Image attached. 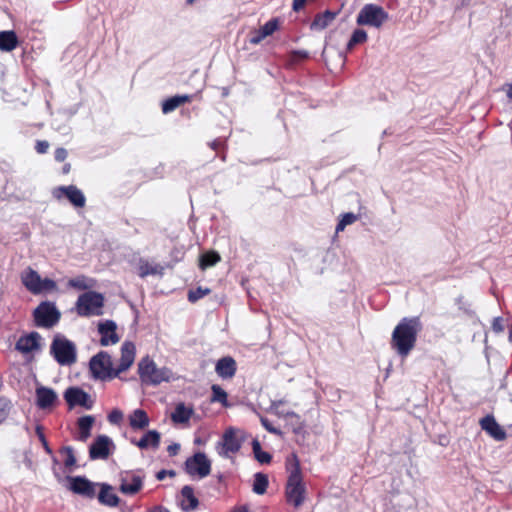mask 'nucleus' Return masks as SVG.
<instances>
[{"label":"nucleus","mask_w":512,"mask_h":512,"mask_svg":"<svg viewBox=\"0 0 512 512\" xmlns=\"http://www.w3.org/2000/svg\"><path fill=\"white\" fill-rule=\"evenodd\" d=\"M420 317H404L396 325L391 336V348L402 357H407L415 348L418 333L422 330Z\"/></svg>","instance_id":"obj_1"},{"label":"nucleus","mask_w":512,"mask_h":512,"mask_svg":"<svg viewBox=\"0 0 512 512\" xmlns=\"http://www.w3.org/2000/svg\"><path fill=\"white\" fill-rule=\"evenodd\" d=\"M138 374L143 384L153 386L169 382L172 378V371L169 368H158L149 356H145L139 361Z\"/></svg>","instance_id":"obj_2"},{"label":"nucleus","mask_w":512,"mask_h":512,"mask_svg":"<svg viewBox=\"0 0 512 512\" xmlns=\"http://www.w3.org/2000/svg\"><path fill=\"white\" fill-rule=\"evenodd\" d=\"M50 354L61 366H71L77 361V347L75 343L64 335H54L50 345Z\"/></svg>","instance_id":"obj_3"},{"label":"nucleus","mask_w":512,"mask_h":512,"mask_svg":"<svg viewBox=\"0 0 512 512\" xmlns=\"http://www.w3.org/2000/svg\"><path fill=\"white\" fill-rule=\"evenodd\" d=\"M293 457L294 463L287 479L285 495L289 503L299 507L304 502L306 489L303 483L299 460L296 455H293Z\"/></svg>","instance_id":"obj_4"},{"label":"nucleus","mask_w":512,"mask_h":512,"mask_svg":"<svg viewBox=\"0 0 512 512\" xmlns=\"http://www.w3.org/2000/svg\"><path fill=\"white\" fill-rule=\"evenodd\" d=\"M22 284L34 295L45 294L57 290V284L53 279H42L40 274L28 267L21 275Z\"/></svg>","instance_id":"obj_5"},{"label":"nucleus","mask_w":512,"mask_h":512,"mask_svg":"<svg viewBox=\"0 0 512 512\" xmlns=\"http://www.w3.org/2000/svg\"><path fill=\"white\" fill-rule=\"evenodd\" d=\"M34 326L50 329L58 324L61 313L56 304L51 301H42L32 313Z\"/></svg>","instance_id":"obj_6"},{"label":"nucleus","mask_w":512,"mask_h":512,"mask_svg":"<svg viewBox=\"0 0 512 512\" xmlns=\"http://www.w3.org/2000/svg\"><path fill=\"white\" fill-rule=\"evenodd\" d=\"M103 294L96 291H88L81 294L76 302L77 314L81 317H89L92 315H102L104 306Z\"/></svg>","instance_id":"obj_7"},{"label":"nucleus","mask_w":512,"mask_h":512,"mask_svg":"<svg viewBox=\"0 0 512 512\" xmlns=\"http://www.w3.org/2000/svg\"><path fill=\"white\" fill-rule=\"evenodd\" d=\"M89 369L94 379L104 381L119 377V375H114L115 369L112 367V359L106 351H100L91 357Z\"/></svg>","instance_id":"obj_8"},{"label":"nucleus","mask_w":512,"mask_h":512,"mask_svg":"<svg viewBox=\"0 0 512 512\" xmlns=\"http://www.w3.org/2000/svg\"><path fill=\"white\" fill-rule=\"evenodd\" d=\"M389 19V14L383 7L376 4H365L359 11L356 23L380 28Z\"/></svg>","instance_id":"obj_9"},{"label":"nucleus","mask_w":512,"mask_h":512,"mask_svg":"<svg viewBox=\"0 0 512 512\" xmlns=\"http://www.w3.org/2000/svg\"><path fill=\"white\" fill-rule=\"evenodd\" d=\"M184 470L188 475L202 479L211 473V461L204 452H196L186 459Z\"/></svg>","instance_id":"obj_10"},{"label":"nucleus","mask_w":512,"mask_h":512,"mask_svg":"<svg viewBox=\"0 0 512 512\" xmlns=\"http://www.w3.org/2000/svg\"><path fill=\"white\" fill-rule=\"evenodd\" d=\"M67 479L69 481V489L74 494L88 499H93L96 496V487L100 486L99 483H94L85 476H68Z\"/></svg>","instance_id":"obj_11"},{"label":"nucleus","mask_w":512,"mask_h":512,"mask_svg":"<svg viewBox=\"0 0 512 512\" xmlns=\"http://www.w3.org/2000/svg\"><path fill=\"white\" fill-rule=\"evenodd\" d=\"M242 446V441L236 437V430L232 427L225 430L222 441L217 443L219 455L228 457L230 453H237Z\"/></svg>","instance_id":"obj_12"},{"label":"nucleus","mask_w":512,"mask_h":512,"mask_svg":"<svg viewBox=\"0 0 512 512\" xmlns=\"http://www.w3.org/2000/svg\"><path fill=\"white\" fill-rule=\"evenodd\" d=\"M144 483V475L133 472H126L121 475L119 491L124 495H136L142 488Z\"/></svg>","instance_id":"obj_13"},{"label":"nucleus","mask_w":512,"mask_h":512,"mask_svg":"<svg viewBox=\"0 0 512 512\" xmlns=\"http://www.w3.org/2000/svg\"><path fill=\"white\" fill-rule=\"evenodd\" d=\"M64 399L70 408L81 406L86 409H91L93 401L90 395L79 387H69L64 392Z\"/></svg>","instance_id":"obj_14"},{"label":"nucleus","mask_w":512,"mask_h":512,"mask_svg":"<svg viewBox=\"0 0 512 512\" xmlns=\"http://www.w3.org/2000/svg\"><path fill=\"white\" fill-rule=\"evenodd\" d=\"M53 195L57 199L64 195L73 206L78 208L84 207L86 203L85 195L75 185L59 186L54 189Z\"/></svg>","instance_id":"obj_15"},{"label":"nucleus","mask_w":512,"mask_h":512,"mask_svg":"<svg viewBox=\"0 0 512 512\" xmlns=\"http://www.w3.org/2000/svg\"><path fill=\"white\" fill-rule=\"evenodd\" d=\"M42 337L37 331L22 335L15 344V350L22 354L40 351L42 348Z\"/></svg>","instance_id":"obj_16"},{"label":"nucleus","mask_w":512,"mask_h":512,"mask_svg":"<svg viewBox=\"0 0 512 512\" xmlns=\"http://www.w3.org/2000/svg\"><path fill=\"white\" fill-rule=\"evenodd\" d=\"M110 446H113L110 437L107 435L97 436L89 448L90 459H107L110 455Z\"/></svg>","instance_id":"obj_17"},{"label":"nucleus","mask_w":512,"mask_h":512,"mask_svg":"<svg viewBox=\"0 0 512 512\" xmlns=\"http://www.w3.org/2000/svg\"><path fill=\"white\" fill-rule=\"evenodd\" d=\"M116 329L117 325L113 320H105L98 324V332L101 335V346H108L119 342L120 338L116 333Z\"/></svg>","instance_id":"obj_18"},{"label":"nucleus","mask_w":512,"mask_h":512,"mask_svg":"<svg viewBox=\"0 0 512 512\" xmlns=\"http://www.w3.org/2000/svg\"><path fill=\"white\" fill-rule=\"evenodd\" d=\"M136 347L131 341H125L121 346V357L118 367L115 369L114 375H120V373L128 370L135 360Z\"/></svg>","instance_id":"obj_19"},{"label":"nucleus","mask_w":512,"mask_h":512,"mask_svg":"<svg viewBox=\"0 0 512 512\" xmlns=\"http://www.w3.org/2000/svg\"><path fill=\"white\" fill-rule=\"evenodd\" d=\"M481 428L497 441L506 438L505 430L497 423L493 415H487L480 420Z\"/></svg>","instance_id":"obj_20"},{"label":"nucleus","mask_w":512,"mask_h":512,"mask_svg":"<svg viewBox=\"0 0 512 512\" xmlns=\"http://www.w3.org/2000/svg\"><path fill=\"white\" fill-rule=\"evenodd\" d=\"M57 393L49 387L40 386L36 388V405L40 409L51 408L57 401Z\"/></svg>","instance_id":"obj_21"},{"label":"nucleus","mask_w":512,"mask_h":512,"mask_svg":"<svg viewBox=\"0 0 512 512\" xmlns=\"http://www.w3.org/2000/svg\"><path fill=\"white\" fill-rule=\"evenodd\" d=\"M181 501L179 506L183 512H191L198 508L199 500L194 494V489L190 485H185L180 491Z\"/></svg>","instance_id":"obj_22"},{"label":"nucleus","mask_w":512,"mask_h":512,"mask_svg":"<svg viewBox=\"0 0 512 512\" xmlns=\"http://www.w3.org/2000/svg\"><path fill=\"white\" fill-rule=\"evenodd\" d=\"M237 370V364L231 356L220 358L215 365V371L222 379L232 378Z\"/></svg>","instance_id":"obj_23"},{"label":"nucleus","mask_w":512,"mask_h":512,"mask_svg":"<svg viewBox=\"0 0 512 512\" xmlns=\"http://www.w3.org/2000/svg\"><path fill=\"white\" fill-rule=\"evenodd\" d=\"M100 492L98 494V501L108 507H116L120 502V498L113 493V488L107 483L100 484Z\"/></svg>","instance_id":"obj_24"},{"label":"nucleus","mask_w":512,"mask_h":512,"mask_svg":"<svg viewBox=\"0 0 512 512\" xmlns=\"http://www.w3.org/2000/svg\"><path fill=\"white\" fill-rule=\"evenodd\" d=\"M161 435L156 430H149L145 433L139 441H132L137 447L140 449H147L148 447H152L153 449H157L160 445Z\"/></svg>","instance_id":"obj_25"},{"label":"nucleus","mask_w":512,"mask_h":512,"mask_svg":"<svg viewBox=\"0 0 512 512\" xmlns=\"http://www.w3.org/2000/svg\"><path fill=\"white\" fill-rule=\"evenodd\" d=\"M95 422V418L91 415H85L77 420V426L79 429V435L77 439L81 442H85L91 435V429Z\"/></svg>","instance_id":"obj_26"},{"label":"nucleus","mask_w":512,"mask_h":512,"mask_svg":"<svg viewBox=\"0 0 512 512\" xmlns=\"http://www.w3.org/2000/svg\"><path fill=\"white\" fill-rule=\"evenodd\" d=\"M193 413V407H186L183 402H180L176 405L174 412L171 414V420L174 423L184 424L189 422Z\"/></svg>","instance_id":"obj_27"},{"label":"nucleus","mask_w":512,"mask_h":512,"mask_svg":"<svg viewBox=\"0 0 512 512\" xmlns=\"http://www.w3.org/2000/svg\"><path fill=\"white\" fill-rule=\"evenodd\" d=\"M277 415L282 416L288 420V425L291 427L294 434L304 433L305 424L301 417L294 411L277 412Z\"/></svg>","instance_id":"obj_28"},{"label":"nucleus","mask_w":512,"mask_h":512,"mask_svg":"<svg viewBox=\"0 0 512 512\" xmlns=\"http://www.w3.org/2000/svg\"><path fill=\"white\" fill-rule=\"evenodd\" d=\"M149 417L143 409H136L129 416L130 427L134 430L145 429L149 425Z\"/></svg>","instance_id":"obj_29"},{"label":"nucleus","mask_w":512,"mask_h":512,"mask_svg":"<svg viewBox=\"0 0 512 512\" xmlns=\"http://www.w3.org/2000/svg\"><path fill=\"white\" fill-rule=\"evenodd\" d=\"M18 45V37L12 30L0 32V50L10 52Z\"/></svg>","instance_id":"obj_30"},{"label":"nucleus","mask_w":512,"mask_h":512,"mask_svg":"<svg viewBox=\"0 0 512 512\" xmlns=\"http://www.w3.org/2000/svg\"><path fill=\"white\" fill-rule=\"evenodd\" d=\"M336 16L337 12H333L330 10H326L323 13H319L314 17L311 23V28L323 30L331 24V22L336 18Z\"/></svg>","instance_id":"obj_31"},{"label":"nucleus","mask_w":512,"mask_h":512,"mask_svg":"<svg viewBox=\"0 0 512 512\" xmlns=\"http://www.w3.org/2000/svg\"><path fill=\"white\" fill-rule=\"evenodd\" d=\"M190 100L191 96L189 95H176L170 97L162 103V112L164 114H168L177 109L180 105L189 102Z\"/></svg>","instance_id":"obj_32"},{"label":"nucleus","mask_w":512,"mask_h":512,"mask_svg":"<svg viewBox=\"0 0 512 512\" xmlns=\"http://www.w3.org/2000/svg\"><path fill=\"white\" fill-rule=\"evenodd\" d=\"M269 480L266 474L258 472L254 475L253 492L258 495H263L268 487Z\"/></svg>","instance_id":"obj_33"},{"label":"nucleus","mask_w":512,"mask_h":512,"mask_svg":"<svg viewBox=\"0 0 512 512\" xmlns=\"http://www.w3.org/2000/svg\"><path fill=\"white\" fill-rule=\"evenodd\" d=\"M252 450L254 453L255 459L261 464H268L272 460V456L270 453L265 452L261 448V444L257 439L252 441Z\"/></svg>","instance_id":"obj_34"},{"label":"nucleus","mask_w":512,"mask_h":512,"mask_svg":"<svg viewBox=\"0 0 512 512\" xmlns=\"http://www.w3.org/2000/svg\"><path fill=\"white\" fill-rule=\"evenodd\" d=\"M220 255L215 251H210L200 256L199 266L202 270L212 267L220 261Z\"/></svg>","instance_id":"obj_35"},{"label":"nucleus","mask_w":512,"mask_h":512,"mask_svg":"<svg viewBox=\"0 0 512 512\" xmlns=\"http://www.w3.org/2000/svg\"><path fill=\"white\" fill-rule=\"evenodd\" d=\"M163 267L160 265L152 266L147 261L140 262L139 265V276L141 278H145L148 275H162L163 274Z\"/></svg>","instance_id":"obj_36"},{"label":"nucleus","mask_w":512,"mask_h":512,"mask_svg":"<svg viewBox=\"0 0 512 512\" xmlns=\"http://www.w3.org/2000/svg\"><path fill=\"white\" fill-rule=\"evenodd\" d=\"M367 40V33L363 29H355L347 43V50L351 51L355 45L362 44Z\"/></svg>","instance_id":"obj_37"},{"label":"nucleus","mask_w":512,"mask_h":512,"mask_svg":"<svg viewBox=\"0 0 512 512\" xmlns=\"http://www.w3.org/2000/svg\"><path fill=\"white\" fill-rule=\"evenodd\" d=\"M212 397L211 402L221 403L224 407H228L227 393L217 384H213L211 387Z\"/></svg>","instance_id":"obj_38"},{"label":"nucleus","mask_w":512,"mask_h":512,"mask_svg":"<svg viewBox=\"0 0 512 512\" xmlns=\"http://www.w3.org/2000/svg\"><path fill=\"white\" fill-rule=\"evenodd\" d=\"M211 290L209 288H203L201 286L197 287L196 289H191L188 291V301L191 303H195L204 296L210 294Z\"/></svg>","instance_id":"obj_39"},{"label":"nucleus","mask_w":512,"mask_h":512,"mask_svg":"<svg viewBox=\"0 0 512 512\" xmlns=\"http://www.w3.org/2000/svg\"><path fill=\"white\" fill-rule=\"evenodd\" d=\"M358 219V216L352 212L345 213L339 220L336 226V232L343 231L347 225L353 224Z\"/></svg>","instance_id":"obj_40"},{"label":"nucleus","mask_w":512,"mask_h":512,"mask_svg":"<svg viewBox=\"0 0 512 512\" xmlns=\"http://www.w3.org/2000/svg\"><path fill=\"white\" fill-rule=\"evenodd\" d=\"M60 453L66 455V459L64 460V465L67 468L76 465V458L74 455V449L71 446H64L60 449Z\"/></svg>","instance_id":"obj_41"},{"label":"nucleus","mask_w":512,"mask_h":512,"mask_svg":"<svg viewBox=\"0 0 512 512\" xmlns=\"http://www.w3.org/2000/svg\"><path fill=\"white\" fill-rule=\"evenodd\" d=\"M68 285L77 290H87L91 287V285L87 283V277L84 275L70 279Z\"/></svg>","instance_id":"obj_42"},{"label":"nucleus","mask_w":512,"mask_h":512,"mask_svg":"<svg viewBox=\"0 0 512 512\" xmlns=\"http://www.w3.org/2000/svg\"><path fill=\"white\" fill-rule=\"evenodd\" d=\"M456 305L458 306V309L463 311V313H465L467 316H469V317L475 316V311L472 309L471 303L468 302L467 300H465V298L463 296H459L456 299Z\"/></svg>","instance_id":"obj_43"},{"label":"nucleus","mask_w":512,"mask_h":512,"mask_svg":"<svg viewBox=\"0 0 512 512\" xmlns=\"http://www.w3.org/2000/svg\"><path fill=\"white\" fill-rule=\"evenodd\" d=\"M278 28H279V19L272 18L269 21H267L262 27H260V30L267 37V36L272 35Z\"/></svg>","instance_id":"obj_44"},{"label":"nucleus","mask_w":512,"mask_h":512,"mask_svg":"<svg viewBox=\"0 0 512 512\" xmlns=\"http://www.w3.org/2000/svg\"><path fill=\"white\" fill-rule=\"evenodd\" d=\"M35 431H36V434L45 450V452L49 455H52L53 454V451L51 449V447L49 446L47 440H46V437L44 435V432H43V427L41 425H37L36 428H35Z\"/></svg>","instance_id":"obj_45"},{"label":"nucleus","mask_w":512,"mask_h":512,"mask_svg":"<svg viewBox=\"0 0 512 512\" xmlns=\"http://www.w3.org/2000/svg\"><path fill=\"white\" fill-rule=\"evenodd\" d=\"M108 421L111 423V424H115V425H118L120 424V422L123 420V412L119 409H113L109 414H108Z\"/></svg>","instance_id":"obj_46"},{"label":"nucleus","mask_w":512,"mask_h":512,"mask_svg":"<svg viewBox=\"0 0 512 512\" xmlns=\"http://www.w3.org/2000/svg\"><path fill=\"white\" fill-rule=\"evenodd\" d=\"M9 412V401L4 398L0 397V423H2L6 417L8 416Z\"/></svg>","instance_id":"obj_47"},{"label":"nucleus","mask_w":512,"mask_h":512,"mask_svg":"<svg viewBox=\"0 0 512 512\" xmlns=\"http://www.w3.org/2000/svg\"><path fill=\"white\" fill-rule=\"evenodd\" d=\"M260 421H261V424L262 426L270 433L274 434V435H281L282 432L280 429L276 428L275 426H273L271 424V422L266 418V417H260Z\"/></svg>","instance_id":"obj_48"},{"label":"nucleus","mask_w":512,"mask_h":512,"mask_svg":"<svg viewBox=\"0 0 512 512\" xmlns=\"http://www.w3.org/2000/svg\"><path fill=\"white\" fill-rule=\"evenodd\" d=\"M264 38H266V35L263 34V32L260 30V28L258 30H255L254 32H252L251 34V37H250V43L253 44V45H257L259 44Z\"/></svg>","instance_id":"obj_49"},{"label":"nucleus","mask_w":512,"mask_h":512,"mask_svg":"<svg viewBox=\"0 0 512 512\" xmlns=\"http://www.w3.org/2000/svg\"><path fill=\"white\" fill-rule=\"evenodd\" d=\"M492 329L495 333H501L504 331V324L502 317H495L492 322Z\"/></svg>","instance_id":"obj_50"},{"label":"nucleus","mask_w":512,"mask_h":512,"mask_svg":"<svg viewBox=\"0 0 512 512\" xmlns=\"http://www.w3.org/2000/svg\"><path fill=\"white\" fill-rule=\"evenodd\" d=\"M68 152L65 148L59 147L54 152L55 160L63 162L67 158Z\"/></svg>","instance_id":"obj_51"},{"label":"nucleus","mask_w":512,"mask_h":512,"mask_svg":"<svg viewBox=\"0 0 512 512\" xmlns=\"http://www.w3.org/2000/svg\"><path fill=\"white\" fill-rule=\"evenodd\" d=\"M49 143L46 140H38L35 149L39 154H44L48 151Z\"/></svg>","instance_id":"obj_52"},{"label":"nucleus","mask_w":512,"mask_h":512,"mask_svg":"<svg viewBox=\"0 0 512 512\" xmlns=\"http://www.w3.org/2000/svg\"><path fill=\"white\" fill-rule=\"evenodd\" d=\"M175 475H176V472L174 470L162 469L156 473V479L159 481H162L165 479L166 476L174 477Z\"/></svg>","instance_id":"obj_53"},{"label":"nucleus","mask_w":512,"mask_h":512,"mask_svg":"<svg viewBox=\"0 0 512 512\" xmlns=\"http://www.w3.org/2000/svg\"><path fill=\"white\" fill-rule=\"evenodd\" d=\"M291 55L294 60H298L308 58L309 53L306 50H293Z\"/></svg>","instance_id":"obj_54"},{"label":"nucleus","mask_w":512,"mask_h":512,"mask_svg":"<svg viewBox=\"0 0 512 512\" xmlns=\"http://www.w3.org/2000/svg\"><path fill=\"white\" fill-rule=\"evenodd\" d=\"M308 0H293L292 9L295 12H299L304 8Z\"/></svg>","instance_id":"obj_55"},{"label":"nucleus","mask_w":512,"mask_h":512,"mask_svg":"<svg viewBox=\"0 0 512 512\" xmlns=\"http://www.w3.org/2000/svg\"><path fill=\"white\" fill-rule=\"evenodd\" d=\"M180 450V445L178 443H173L167 447V452L170 456H175Z\"/></svg>","instance_id":"obj_56"},{"label":"nucleus","mask_w":512,"mask_h":512,"mask_svg":"<svg viewBox=\"0 0 512 512\" xmlns=\"http://www.w3.org/2000/svg\"><path fill=\"white\" fill-rule=\"evenodd\" d=\"M284 400H275L271 402V410H274L276 413L279 412L278 408L280 405L284 404Z\"/></svg>","instance_id":"obj_57"},{"label":"nucleus","mask_w":512,"mask_h":512,"mask_svg":"<svg viewBox=\"0 0 512 512\" xmlns=\"http://www.w3.org/2000/svg\"><path fill=\"white\" fill-rule=\"evenodd\" d=\"M248 506L246 505H241V506H236L232 511L230 512H248Z\"/></svg>","instance_id":"obj_58"},{"label":"nucleus","mask_w":512,"mask_h":512,"mask_svg":"<svg viewBox=\"0 0 512 512\" xmlns=\"http://www.w3.org/2000/svg\"><path fill=\"white\" fill-rule=\"evenodd\" d=\"M151 512H170V511L166 507L159 505V506L154 507L151 510Z\"/></svg>","instance_id":"obj_59"},{"label":"nucleus","mask_w":512,"mask_h":512,"mask_svg":"<svg viewBox=\"0 0 512 512\" xmlns=\"http://www.w3.org/2000/svg\"><path fill=\"white\" fill-rule=\"evenodd\" d=\"M194 444L195 445H205L206 444V440L201 438V437H195Z\"/></svg>","instance_id":"obj_60"},{"label":"nucleus","mask_w":512,"mask_h":512,"mask_svg":"<svg viewBox=\"0 0 512 512\" xmlns=\"http://www.w3.org/2000/svg\"><path fill=\"white\" fill-rule=\"evenodd\" d=\"M506 94H507V97L512 100V82L510 84L507 85V90H506Z\"/></svg>","instance_id":"obj_61"},{"label":"nucleus","mask_w":512,"mask_h":512,"mask_svg":"<svg viewBox=\"0 0 512 512\" xmlns=\"http://www.w3.org/2000/svg\"><path fill=\"white\" fill-rule=\"evenodd\" d=\"M70 169H71V165L69 163H66L63 168H62V172L63 174H68L70 172Z\"/></svg>","instance_id":"obj_62"},{"label":"nucleus","mask_w":512,"mask_h":512,"mask_svg":"<svg viewBox=\"0 0 512 512\" xmlns=\"http://www.w3.org/2000/svg\"><path fill=\"white\" fill-rule=\"evenodd\" d=\"M220 144H221V143H220V141H218V140H214V141L211 143V148H212L213 150H217V149H218V147L220 146Z\"/></svg>","instance_id":"obj_63"},{"label":"nucleus","mask_w":512,"mask_h":512,"mask_svg":"<svg viewBox=\"0 0 512 512\" xmlns=\"http://www.w3.org/2000/svg\"><path fill=\"white\" fill-rule=\"evenodd\" d=\"M509 341L512 343V325L509 332Z\"/></svg>","instance_id":"obj_64"}]
</instances>
